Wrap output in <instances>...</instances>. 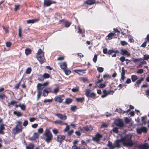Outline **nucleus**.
Instances as JSON below:
<instances>
[{
	"label": "nucleus",
	"instance_id": "a878e982",
	"mask_svg": "<svg viewBox=\"0 0 149 149\" xmlns=\"http://www.w3.org/2000/svg\"><path fill=\"white\" fill-rule=\"evenodd\" d=\"M72 101V99L68 98L66 99L64 103L66 104H69L71 103Z\"/></svg>",
	"mask_w": 149,
	"mask_h": 149
},
{
	"label": "nucleus",
	"instance_id": "b1692460",
	"mask_svg": "<svg viewBox=\"0 0 149 149\" xmlns=\"http://www.w3.org/2000/svg\"><path fill=\"white\" fill-rule=\"evenodd\" d=\"M5 129V127L3 125H0V134H3V130Z\"/></svg>",
	"mask_w": 149,
	"mask_h": 149
},
{
	"label": "nucleus",
	"instance_id": "e433bc0d",
	"mask_svg": "<svg viewBox=\"0 0 149 149\" xmlns=\"http://www.w3.org/2000/svg\"><path fill=\"white\" fill-rule=\"evenodd\" d=\"M39 136V134L38 133H35L33 135V137L34 139H37Z\"/></svg>",
	"mask_w": 149,
	"mask_h": 149
},
{
	"label": "nucleus",
	"instance_id": "dca6fc26",
	"mask_svg": "<svg viewBox=\"0 0 149 149\" xmlns=\"http://www.w3.org/2000/svg\"><path fill=\"white\" fill-rule=\"evenodd\" d=\"M65 139V136L63 135H59L57 136V141L61 143Z\"/></svg>",
	"mask_w": 149,
	"mask_h": 149
},
{
	"label": "nucleus",
	"instance_id": "e2e57ef3",
	"mask_svg": "<svg viewBox=\"0 0 149 149\" xmlns=\"http://www.w3.org/2000/svg\"><path fill=\"white\" fill-rule=\"evenodd\" d=\"M52 132L54 134H56L58 133V130L56 129L53 130Z\"/></svg>",
	"mask_w": 149,
	"mask_h": 149
},
{
	"label": "nucleus",
	"instance_id": "4c0bfd02",
	"mask_svg": "<svg viewBox=\"0 0 149 149\" xmlns=\"http://www.w3.org/2000/svg\"><path fill=\"white\" fill-rule=\"evenodd\" d=\"M19 33L18 36L19 37H21L22 36V29L20 27H19Z\"/></svg>",
	"mask_w": 149,
	"mask_h": 149
},
{
	"label": "nucleus",
	"instance_id": "6ab92c4d",
	"mask_svg": "<svg viewBox=\"0 0 149 149\" xmlns=\"http://www.w3.org/2000/svg\"><path fill=\"white\" fill-rule=\"evenodd\" d=\"M75 72L78 73L79 75H82L85 73V70H74Z\"/></svg>",
	"mask_w": 149,
	"mask_h": 149
},
{
	"label": "nucleus",
	"instance_id": "4468645a",
	"mask_svg": "<svg viewBox=\"0 0 149 149\" xmlns=\"http://www.w3.org/2000/svg\"><path fill=\"white\" fill-rule=\"evenodd\" d=\"M45 87L41 83H38L37 86L38 91L42 93L43 89Z\"/></svg>",
	"mask_w": 149,
	"mask_h": 149
},
{
	"label": "nucleus",
	"instance_id": "393cba45",
	"mask_svg": "<svg viewBox=\"0 0 149 149\" xmlns=\"http://www.w3.org/2000/svg\"><path fill=\"white\" fill-rule=\"evenodd\" d=\"M55 123H58L61 125H67V123H64L63 121H62L60 120H56L54 121Z\"/></svg>",
	"mask_w": 149,
	"mask_h": 149
},
{
	"label": "nucleus",
	"instance_id": "ea45409f",
	"mask_svg": "<svg viewBox=\"0 0 149 149\" xmlns=\"http://www.w3.org/2000/svg\"><path fill=\"white\" fill-rule=\"evenodd\" d=\"M139 62H140V63L142 64H146V62L144 61V59L142 58H140V60Z\"/></svg>",
	"mask_w": 149,
	"mask_h": 149
},
{
	"label": "nucleus",
	"instance_id": "338daca9",
	"mask_svg": "<svg viewBox=\"0 0 149 149\" xmlns=\"http://www.w3.org/2000/svg\"><path fill=\"white\" fill-rule=\"evenodd\" d=\"M77 107L75 106H74L71 107V109L73 111H74L76 109Z\"/></svg>",
	"mask_w": 149,
	"mask_h": 149
},
{
	"label": "nucleus",
	"instance_id": "de8ad7c7",
	"mask_svg": "<svg viewBox=\"0 0 149 149\" xmlns=\"http://www.w3.org/2000/svg\"><path fill=\"white\" fill-rule=\"evenodd\" d=\"M19 106L22 110H24L25 109V106L24 104H23L22 105L20 104L19 105Z\"/></svg>",
	"mask_w": 149,
	"mask_h": 149
},
{
	"label": "nucleus",
	"instance_id": "39448f33",
	"mask_svg": "<svg viewBox=\"0 0 149 149\" xmlns=\"http://www.w3.org/2000/svg\"><path fill=\"white\" fill-rule=\"evenodd\" d=\"M91 90L88 89L86 91L85 95L88 97H90L94 98L96 96V94L94 93H91Z\"/></svg>",
	"mask_w": 149,
	"mask_h": 149
},
{
	"label": "nucleus",
	"instance_id": "0eeeda50",
	"mask_svg": "<svg viewBox=\"0 0 149 149\" xmlns=\"http://www.w3.org/2000/svg\"><path fill=\"white\" fill-rule=\"evenodd\" d=\"M64 96L63 95H60L55 97L54 100L55 102L60 103H61L64 100Z\"/></svg>",
	"mask_w": 149,
	"mask_h": 149
},
{
	"label": "nucleus",
	"instance_id": "7c9ffc66",
	"mask_svg": "<svg viewBox=\"0 0 149 149\" xmlns=\"http://www.w3.org/2000/svg\"><path fill=\"white\" fill-rule=\"evenodd\" d=\"M34 146L33 144H30L29 145L26 147V149H33Z\"/></svg>",
	"mask_w": 149,
	"mask_h": 149
},
{
	"label": "nucleus",
	"instance_id": "9d476101",
	"mask_svg": "<svg viewBox=\"0 0 149 149\" xmlns=\"http://www.w3.org/2000/svg\"><path fill=\"white\" fill-rule=\"evenodd\" d=\"M50 88H45L43 90L42 92L43 95L44 96H47L49 93L52 92Z\"/></svg>",
	"mask_w": 149,
	"mask_h": 149
},
{
	"label": "nucleus",
	"instance_id": "f257e3e1",
	"mask_svg": "<svg viewBox=\"0 0 149 149\" xmlns=\"http://www.w3.org/2000/svg\"><path fill=\"white\" fill-rule=\"evenodd\" d=\"M132 136L130 135H126L124 137H121V139L116 141L114 145L115 148H118L123 143L127 146H131L133 143L131 140Z\"/></svg>",
	"mask_w": 149,
	"mask_h": 149
},
{
	"label": "nucleus",
	"instance_id": "79ce46f5",
	"mask_svg": "<svg viewBox=\"0 0 149 149\" xmlns=\"http://www.w3.org/2000/svg\"><path fill=\"white\" fill-rule=\"evenodd\" d=\"M120 44L122 46H124L127 45V43L125 41H120Z\"/></svg>",
	"mask_w": 149,
	"mask_h": 149
},
{
	"label": "nucleus",
	"instance_id": "5701e85b",
	"mask_svg": "<svg viewBox=\"0 0 149 149\" xmlns=\"http://www.w3.org/2000/svg\"><path fill=\"white\" fill-rule=\"evenodd\" d=\"M108 146L110 149H113V148H115L114 144L113 145L112 143L109 141L108 142Z\"/></svg>",
	"mask_w": 149,
	"mask_h": 149
},
{
	"label": "nucleus",
	"instance_id": "6e6552de",
	"mask_svg": "<svg viewBox=\"0 0 149 149\" xmlns=\"http://www.w3.org/2000/svg\"><path fill=\"white\" fill-rule=\"evenodd\" d=\"M136 131L138 134H141L142 132L146 133L147 130L146 127H143L137 129Z\"/></svg>",
	"mask_w": 149,
	"mask_h": 149
},
{
	"label": "nucleus",
	"instance_id": "13d9d810",
	"mask_svg": "<svg viewBox=\"0 0 149 149\" xmlns=\"http://www.w3.org/2000/svg\"><path fill=\"white\" fill-rule=\"evenodd\" d=\"M74 132V131L73 130H71L68 132V134L69 135H71Z\"/></svg>",
	"mask_w": 149,
	"mask_h": 149
},
{
	"label": "nucleus",
	"instance_id": "69168bd1",
	"mask_svg": "<svg viewBox=\"0 0 149 149\" xmlns=\"http://www.w3.org/2000/svg\"><path fill=\"white\" fill-rule=\"evenodd\" d=\"M143 72V70L142 69H140L138 70L137 72V73L139 74H141Z\"/></svg>",
	"mask_w": 149,
	"mask_h": 149
},
{
	"label": "nucleus",
	"instance_id": "bb28decb",
	"mask_svg": "<svg viewBox=\"0 0 149 149\" xmlns=\"http://www.w3.org/2000/svg\"><path fill=\"white\" fill-rule=\"evenodd\" d=\"M84 97H79L76 98V100L78 102H82L84 100Z\"/></svg>",
	"mask_w": 149,
	"mask_h": 149
},
{
	"label": "nucleus",
	"instance_id": "f3484780",
	"mask_svg": "<svg viewBox=\"0 0 149 149\" xmlns=\"http://www.w3.org/2000/svg\"><path fill=\"white\" fill-rule=\"evenodd\" d=\"M148 143H145L143 145H139V149H146L148 147Z\"/></svg>",
	"mask_w": 149,
	"mask_h": 149
},
{
	"label": "nucleus",
	"instance_id": "aec40b11",
	"mask_svg": "<svg viewBox=\"0 0 149 149\" xmlns=\"http://www.w3.org/2000/svg\"><path fill=\"white\" fill-rule=\"evenodd\" d=\"M61 68L63 70L65 69L67 67V64L65 62H63L60 63Z\"/></svg>",
	"mask_w": 149,
	"mask_h": 149
},
{
	"label": "nucleus",
	"instance_id": "a19ab883",
	"mask_svg": "<svg viewBox=\"0 0 149 149\" xmlns=\"http://www.w3.org/2000/svg\"><path fill=\"white\" fill-rule=\"evenodd\" d=\"M31 71V69L30 68H28L26 70V73L27 74H30Z\"/></svg>",
	"mask_w": 149,
	"mask_h": 149
},
{
	"label": "nucleus",
	"instance_id": "864d4df0",
	"mask_svg": "<svg viewBox=\"0 0 149 149\" xmlns=\"http://www.w3.org/2000/svg\"><path fill=\"white\" fill-rule=\"evenodd\" d=\"M97 59V55L96 54H95L94 57V58L93 59V61L95 62V63Z\"/></svg>",
	"mask_w": 149,
	"mask_h": 149
},
{
	"label": "nucleus",
	"instance_id": "f8f14e48",
	"mask_svg": "<svg viewBox=\"0 0 149 149\" xmlns=\"http://www.w3.org/2000/svg\"><path fill=\"white\" fill-rule=\"evenodd\" d=\"M102 137V135L99 134H97L93 138V140L96 142H99L100 139Z\"/></svg>",
	"mask_w": 149,
	"mask_h": 149
},
{
	"label": "nucleus",
	"instance_id": "72a5a7b5",
	"mask_svg": "<svg viewBox=\"0 0 149 149\" xmlns=\"http://www.w3.org/2000/svg\"><path fill=\"white\" fill-rule=\"evenodd\" d=\"M114 35V33H111L108 35V39L109 40H111L112 38V37Z\"/></svg>",
	"mask_w": 149,
	"mask_h": 149
},
{
	"label": "nucleus",
	"instance_id": "680f3d73",
	"mask_svg": "<svg viewBox=\"0 0 149 149\" xmlns=\"http://www.w3.org/2000/svg\"><path fill=\"white\" fill-rule=\"evenodd\" d=\"M36 120L34 118H31L29 119V120L31 122H33Z\"/></svg>",
	"mask_w": 149,
	"mask_h": 149
},
{
	"label": "nucleus",
	"instance_id": "412c9836",
	"mask_svg": "<svg viewBox=\"0 0 149 149\" xmlns=\"http://www.w3.org/2000/svg\"><path fill=\"white\" fill-rule=\"evenodd\" d=\"M95 0H88L85 1V3L87 4L91 5L95 3Z\"/></svg>",
	"mask_w": 149,
	"mask_h": 149
},
{
	"label": "nucleus",
	"instance_id": "4d7b16f0",
	"mask_svg": "<svg viewBox=\"0 0 149 149\" xmlns=\"http://www.w3.org/2000/svg\"><path fill=\"white\" fill-rule=\"evenodd\" d=\"M28 121L27 120H25L23 123V125H24V126H26L28 124Z\"/></svg>",
	"mask_w": 149,
	"mask_h": 149
},
{
	"label": "nucleus",
	"instance_id": "603ef678",
	"mask_svg": "<svg viewBox=\"0 0 149 149\" xmlns=\"http://www.w3.org/2000/svg\"><path fill=\"white\" fill-rule=\"evenodd\" d=\"M43 76L45 78H47L49 77V75L48 74L45 73L43 75Z\"/></svg>",
	"mask_w": 149,
	"mask_h": 149
},
{
	"label": "nucleus",
	"instance_id": "7ed1b4c3",
	"mask_svg": "<svg viewBox=\"0 0 149 149\" xmlns=\"http://www.w3.org/2000/svg\"><path fill=\"white\" fill-rule=\"evenodd\" d=\"M36 56L38 60L41 64L44 63L45 59L44 53L40 49H39L38 51Z\"/></svg>",
	"mask_w": 149,
	"mask_h": 149
},
{
	"label": "nucleus",
	"instance_id": "1a4fd4ad",
	"mask_svg": "<svg viewBox=\"0 0 149 149\" xmlns=\"http://www.w3.org/2000/svg\"><path fill=\"white\" fill-rule=\"evenodd\" d=\"M93 130V127L91 125H89L80 128V130L83 132L90 131Z\"/></svg>",
	"mask_w": 149,
	"mask_h": 149
},
{
	"label": "nucleus",
	"instance_id": "f704fd0d",
	"mask_svg": "<svg viewBox=\"0 0 149 149\" xmlns=\"http://www.w3.org/2000/svg\"><path fill=\"white\" fill-rule=\"evenodd\" d=\"M63 71L67 75H69L70 73H71V72L70 70H68L67 69H64L63 70Z\"/></svg>",
	"mask_w": 149,
	"mask_h": 149
},
{
	"label": "nucleus",
	"instance_id": "4be33fe9",
	"mask_svg": "<svg viewBox=\"0 0 149 149\" xmlns=\"http://www.w3.org/2000/svg\"><path fill=\"white\" fill-rule=\"evenodd\" d=\"M38 20L37 19H32L28 20L27 21V22L28 24L33 23Z\"/></svg>",
	"mask_w": 149,
	"mask_h": 149
},
{
	"label": "nucleus",
	"instance_id": "a211bd4d",
	"mask_svg": "<svg viewBox=\"0 0 149 149\" xmlns=\"http://www.w3.org/2000/svg\"><path fill=\"white\" fill-rule=\"evenodd\" d=\"M59 118L63 120H65L67 118L66 116L64 115H62L60 114H57L56 115Z\"/></svg>",
	"mask_w": 149,
	"mask_h": 149
},
{
	"label": "nucleus",
	"instance_id": "2f4dec72",
	"mask_svg": "<svg viewBox=\"0 0 149 149\" xmlns=\"http://www.w3.org/2000/svg\"><path fill=\"white\" fill-rule=\"evenodd\" d=\"M103 78L107 80L108 79L111 78L110 76L108 74H105L103 75Z\"/></svg>",
	"mask_w": 149,
	"mask_h": 149
},
{
	"label": "nucleus",
	"instance_id": "3c124183",
	"mask_svg": "<svg viewBox=\"0 0 149 149\" xmlns=\"http://www.w3.org/2000/svg\"><path fill=\"white\" fill-rule=\"evenodd\" d=\"M72 148L73 149H85L84 148H79L76 145H74L72 147Z\"/></svg>",
	"mask_w": 149,
	"mask_h": 149
},
{
	"label": "nucleus",
	"instance_id": "ddd939ff",
	"mask_svg": "<svg viewBox=\"0 0 149 149\" xmlns=\"http://www.w3.org/2000/svg\"><path fill=\"white\" fill-rule=\"evenodd\" d=\"M120 53L122 55L127 56L130 55V54L125 49H120Z\"/></svg>",
	"mask_w": 149,
	"mask_h": 149
},
{
	"label": "nucleus",
	"instance_id": "a18cd8bd",
	"mask_svg": "<svg viewBox=\"0 0 149 149\" xmlns=\"http://www.w3.org/2000/svg\"><path fill=\"white\" fill-rule=\"evenodd\" d=\"M79 89L78 87H77L74 88L72 89V91L74 92H78L79 91Z\"/></svg>",
	"mask_w": 149,
	"mask_h": 149
},
{
	"label": "nucleus",
	"instance_id": "052dcab7",
	"mask_svg": "<svg viewBox=\"0 0 149 149\" xmlns=\"http://www.w3.org/2000/svg\"><path fill=\"white\" fill-rule=\"evenodd\" d=\"M17 103V102L15 101H11L10 103V104L11 105H13L14 104H16Z\"/></svg>",
	"mask_w": 149,
	"mask_h": 149
},
{
	"label": "nucleus",
	"instance_id": "2eb2a0df",
	"mask_svg": "<svg viewBox=\"0 0 149 149\" xmlns=\"http://www.w3.org/2000/svg\"><path fill=\"white\" fill-rule=\"evenodd\" d=\"M52 3V2L50 0H44V6H48Z\"/></svg>",
	"mask_w": 149,
	"mask_h": 149
},
{
	"label": "nucleus",
	"instance_id": "58836bf2",
	"mask_svg": "<svg viewBox=\"0 0 149 149\" xmlns=\"http://www.w3.org/2000/svg\"><path fill=\"white\" fill-rule=\"evenodd\" d=\"M143 79H144L143 78H141L140 79L137 81L136 82V83L138 84H141V82L143 81Z\"/></svg>",
	"mask_w": 149,
	"mask_h": 149
},
{
	"label": "nucleus",
	"instance_id": "0e129e2a",
	"mask_svg": "<svg viewBox=\"0 0 149 149\" xmlns=\"http://www.w3.org/2000/svg\"><path fill=\"white\" fill-rule=\"evenodd\" d=\"M19 5H16L15 6V11H17V10L19 9Z\"/></svg>",
	"mask_w": 149,
	"mask_h": 149
},
{
	"label": "nucleus",
	"instance_id": "bf43d9fd",
	"mask_svg": "<svg viewBox=\"0 0 149 149\" xmlns=\"http://www.w3.org/2000/svg\"><path fill=\"white\" fill-rule=\"evenodd\" d=\"M49 83V82L47 81L45 82L43 84H42L44 87H45L48 85Z\"/></svg>",
	"mask_w": 149,
	"mask_h": 149
},
{
	"label": "nucleus",
	"instance_id": "c756f323",
	"mask_svg": "<svg viewBox=\"0 0 149 149\" xmlns=\"http://www.w3.org/2000/svg\"><path fill=\"white\" fill-rule=\"evenodd\" d=\"M13 113L15 115H16L17 116H22V114L20 112L17 111H14Z\"/></svg>",
	"mask_w": 149,
	"mask_h": 149
},
{
	"label": "nucleus",
	"instance_id": "6e6d98bb",
	"mask_svg": "<svg viewBox=\"0 0 149 149\" xmlns=\"http://www.w3.org/2000/svg\"><path fill=\"white\" fill-rule=\"evenodd\" d=\"M120 60L121 62H123L125 60V58L123 56H122L120 58Z\"/></svg>",
	"mask_w": 149,
	"mask_h": 149
},
{
	"label": "nucleus",
	"instance_id": "9b49d317",
	"mask_svg": "<svg viewBox=\"0 0 149 149\" xmlns=\"http://www.w3.org/2000/svg\"><path fill=\"white\" fill-rule=\"evenodd\" d=\"M114 123L117 126L119 127H121L123 125L122 120L119 119L115 120Z\"/></svg>",
	"mask_w": 149,
	"mask_h": 149
},
{
	"label": "nucleus",
	"instance_id": "20e7f679",
	"mask_svg": "<svg viewBox=\"0 0 149 149\" xmlns=\"http://www.w3.org/2000/svg\"><path fill=\"white\" fill-rule=\"evenodd\" d=\"M17 125L13 129V133L16 134L17 132L21 131L22 129V123L21 121H17Z\"/></svg>",
	"mask_w": 149,
	"mask_h": 149
},
{
	"label": "nucleus",
	"instance_id": "423d86ee",
	"mask_svg": "<svg viewBox=\"0 0 149 149\" xmlns=\"http://www.w3.org/2000/svg\"><path fill=\"white\" fill-rule=\"evenodd\" d=\"M114 93L113 91H108L106 90H104L103 91V94L101 95L102 98H104L106 97L108 95H112Z\"/></svg>",
	"mask_w": 149,
	"mask_h": 149
},
{
	"label": "nucleus",
	"instance_id": "8fccbe9b",
	"mask_svg": "<svg viewBox=\"0 0 149 149\" xmlns=\"http://www.w3.org/2000/svg\"><path fill=\"white\" fill-rule=\"evenodd\" d=\"M59 90V89L58 88H56L54 89L53 92H52L56 94L58 92Z\"/></svg>",
	"mask_w": 149,
	"mask_h": 149
},
{
	"label": "nucleus",
	"instance_id": "09e8293b",
	"mask_svg": "<svg viewBox=\"0 0 149 149\" xmlns=\"http://www.w3.org/2000/svg\"><path fill=\"white\" fill-rule=\"evenodd\" d=\"M42 93L37 91V100H38L40 98Z\"/></svg>",
	"mask_w": 149,
	"mask_h": 149
},
{
	"label": "nucleus",
	"instance_id": "37998d69",
	"mask_svg": "<svg viewBox=\"0 0 149 149\" xmlns=\"http://www.w3.org/2000/svg\"><path fill=\"white\" fill-rule=\"evenodd\" d=\"M149 59V55L148 54H145L144 55L143 59L144 60H147Z\"/></svg>",
	"mask_w": 149,
	"mask_h": 149
},
{
	"label": "nucleus",
	"instance_id": "cd10ccee",
	"mask_svg": "<svg viewBox=\"0 0 149 149\" xmlns=\"http://www.w3.org/2000/svg\"><path fill=\"white\" fill-rule=\"evenodd\" d=\"M6 97V96L4 94H0V100H4Z\"/></svg>",
	"mask_w": 149,
	"mask_h": 149
},
{
	"label": "nucleus",
	"instance_id": "774afa93",
	"mask_svg": "<svg viewBox=\"0 0 149 149\" xmlns=\"http://www.w3.org/2000/svg\"><path fill=\"white\" fill-rule=\"evenodd\" d=\"M43 131V129L42 128H40L38 129V132L39 133H41Z\"/></svg>",
	"mask_w": 149,
	"mask_h": 149
},
{
	"label": "nucleus",
	"instance_id": "f03ea898",
	"mask_svg": "<svg viewBox=\"0 0 149 149\" xmlns=\"http://www.w3.org/2000/svg\"><path fill=\"white\" fill-rule=\"evenodd\" d=\"M43 135L45 136V141L47 143H49L52 139V134L48 129L46 130L43 134Z\"/></svg>",
	"mask_w": 149,
	"mask_h": 149
},
{
	"label": "nucleus",
	"instance_id": "c85d7f7f",
	"mask_svg": "<svg viewBox=\"0 0 149 149\" xmlns=\"http://www.w3.org/2000/svg\"><path fill=\"white\" fill-rule=\"evenodd\" d=\"M131 79L133 82H134L137 79V76L135 75H133L131 76Z\"/></svg>",
	"mask_w": 149,
	"mask_h": 149
},
{
	"label": "nucleus",
	"instance_id": "49530a36",
	"mask_svg": "<svg viewBox=\"0 0 149 149\" xmlns=\"http://www.w3.org/2000/svg\"><path fill=\"white\" fill-rule=\"evenodd\" d=\"M70 25V23L68 22H66L65 23V26L66 27H69Z\"/></svg>",
	"mask_w": 149,
	"mask_h": 149
},
{
	"label": "nucleus",
	"instance_id": "5fc2aeb1",
	"mask_svg": "<svg viewBox=\"0 0 149 149\" xmlns=\"http://www.w3.org/2000/svg\"><path fill=\"white\" fill-rule=\"evenodd\" d=\"M66 125V127L65 128V129L64 131L65 132H67L69 131V129H70L69 126L68 125H67V124Z\"/></svg>",
	"mask_w": 149,
	"mask_h": 149
},
{
	"label": "nucleus",
	"instance_id": "473e14b6",
	"mask_svg": "<svg viewBox=\"0 0 149 149\" xmlns=\"http://www.w3.org/2000/svg\"><path fill=\"white\" fill-rule=\"evenodd\" d=\"M31 50L29 49H26L25 50V53L26 55H28L30 54Z\"/></svg>",
	"mask_w": 149,
	"mask_h": 149
},
{
	"label": "nucleus",
	"instance_id": "c03bdc74",
	"mask_svg": "<svg viewBox=\"0 0 149 149\" xmlns=\"http://www.w3.org/2000/svg\"><path fill=\"white\" fill-rule=\"evenodd\" d=\"M121 71L122 72L121 73V76H125V71L123 68H122Z\"/></svg>",
	"mask_w": 149,
	"mask_h": 149
},
{
	"label": "nucleus",
	"instance_id": "c9c22d12",
	"mask_svg": "<svg viewBox=\"0 0 149 149\" xmlns=\"http://www.w3.org/2000/svg\"><path fill=\"white\" fill-rule=\"evenodd\" d=\"M97 70V71L100 72H102L103 71L104 69L103 68L101 67H98Z\"/></svg>",
	"mask_w": 149,
	"mask_h": 149
}]
</instances>
